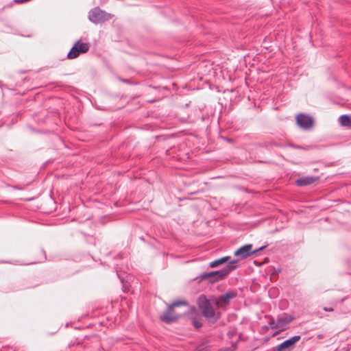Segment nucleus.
<instances>
[{
    "mask_svg": "<svg viewBox=\"0 0 351 351\" xmlns=\"http://www.w3.org/2000/svg\"><path fill=\"white\" fill-rule=\"evenodd\" d=\"M318 176H304L299 178L295 180V184L298 186H305L311 185L319 180Z\"/></svg>",
    "mask_w": 351,
    "mask_h": 351,
    "instance_id": "9",
    "label": "nucleus"
},
{
    "mask_svg": "<svg viewBox=\"0 0 351 351\" xmlns=\"http://www.w3.org/2000/svg\"><path fill=\"white\" fill-rule=\"evenodd\" d=\"M322 337V335H319V336H318V338H319V339H321Z\"/></svg>",
    "mask_w": 351,
    "mask_h": 351,
    "instance_id": "28",
    "label": "nucleus"
},
{
    "mask_svg": "<svg viewBox=\"0 0 351 351\" xmlns=\"http://www.w3.org/2000/svg\"><path fill=\"white\" fill-rule=\"evenodd\" d=\"M297 124L303 129H310L313 127L314 121L313 119L305 114H300L296 118Z\"/></svg>",
    "mask_w": 351,
    "mask_h": 351,
    "instance_id": "6",
    "label": "nucleus"
},
{
    "mask_svg": "<svg viewBox=\"0 0 351 351\" xmlns=\"http://www.w3.org/2000/svg\"><path fill=\"white\" fill-rule=\"evenodd\" d=\"M338 302H339V300H335L334 302H332L331 303L332 306H336Z\"/></svg>",
    "mask_w": 351,
    "mask_h": 351,
    "instance_id": "24",
    "label": "nucleus"
},
{
    "mask_svg": "<svg viewBox=\"0 0 351 351\" xmlns=\"http://www.w3.org/2000/svg\"><path fill=\"white\" fill-rule=\"evenodd\" d=\"M86 237L88 242H89L91 244L95 245L96 241L95 238L94 237L90 235H86Z\"/></svg>",
    "mask_w": 351,
    "mask_h": 351,
    "instance_id": "18",
    "label": "nucleus"
},
{
    "mask_svg": "<svg viewBox=\"0 0 351 351\" xmlns=\"http://www.w3.org/2000/svg\"><path fill=\"white\" fill-rule=\"evenodd\" d=\"M1 86V85L0 84V86Z\"/></svg>",
    "mask_w": 351,
    "mask_h": 351,
    "instance_id": "30",
    "label": "nucleus"
},
{
    "mask_svg": "<svg viewBox=\"0 0 351 351\" xmlns=\"http://www.w3.org/2000/svg\"><path fill=\"white\" fill-rule=\"evenodd\" d=\"M230 92H233L234 89L233 88H231V89H229Z\"/></svg>",
    "mask_w": 351,
    "mask_h": 351,
    "instance_id": "27",
    "label": "nucleus"
},
{
    "mask_svg": "<svg viewBox=\"0 0 351 351\" xmlns=\"http://www.w3.org/2000/svg\"><path fill=\"white\" fill-rule=\"evenodd\" d=\"M195 351H210V346L206 343H202L196 347Z\"/></svg>",
    "mask_w": 351,
    "mask_h": 351,
    "instance_id": "16",
    "label": "nucleus"
},
{
    "mask_svg": "<svg viewBox=\"0 0 351 351\" xmlns=\"http://www.w3.org/2000/svg\"><path fill=\"white\" fill-rule=\"evenodd\" d=\"M123 82L127 84V85H130L131 84L130 83L129 80H123Z\"/></svg>",
    "mask_w": 351,
    "mask_h": 351,
    "instance_id": "25",
    "label": "nucleus"
},
{
    "mask_svg": "<svg viewBox=\"0 0 351 351\" xmlns=\"http://www.w3.org/2000/svg\"><path fill=\"white\" fill-rule=\"evenodd\" d=\"M293 320V317L285 314L278 317L279 327H284Z\"/></svg>",
    "mask_w": 351,
    "mask_h": 351,
    "instance_id": "11",
    "label": "nucleus"
},
{
    "mask_svg": "<svg viewBox=\"0 0 351 351\" xmlns=\"http://www.w3.org/2000/svg\"><path fill=\"white\" fill-rule=\"evenodd\" d=\"M122 290L124 293H128L129 291V286L126 284H123Z\"/></svg>",
    "mask_w": 351,
    "mask_h": 351,
    "instance_id": "19",
    "label": "nucleus"
},
{
    "mask_svg": "<svg viewBox=\"0 0 351 351\" xmlns=\"http://www.w3.org/2000/svg\"><path fill=\"white\" fill-rule=\"evenodd\" d=\"M149 88H156L155 86H149Z\"/></svg>",
    "mask_w": 351,
    "mask_h": 351,
    "instance_id": "29",
    "label": "nucleus"
},
{
    "mask_svg": "<svg viewBox=\"0 0 351 351\" xmlns=\"http://www.w3.org/2000/svg\"><path fill=\"white\" fill-rule=\"evenodd\" d=\"M197 305L200 310L202 315L206 317L209 322L215 323L220 318V313L216 312L212 306L210 300L207 298L204 294H201L197 300Z\"/></svg>",
    "mask_w": 351,
    "mask_h": 351,
    "instance_id": "2",
    "label": "nucleus"
},
{
    "mask_svg": "<svg viewBox=\"0 0 351 351\" xmlns=\"http://www.w3.org/2000/svg\"><path fill=\"white\" fill-rule=\"evenodd\" d=\"M265 317L270 318V320L268 323V327H270L271 329H275L279 327L278 321L277 320V322H276L273 317L266 315Z\"/></svg>",
    "mask_w": 351,
    "mask_h": 351,
    "instance_id": "15",
    "label": "nucleus"
},
{
    "mask_svg": "<svg viewBox=\"0 0 351 351\" xmlns=\"http://www.w3.org/2000/svg\"><path fill=\"white\" fill-rule=\"evenodd\" d=\"M193 325L195 328L198 329L202 326V323L194 318L193 319Z\"/></svg>",
    "mask_w": 351,
    "mask_h": 351,
    "instance_id": "17",
    "label": "nucleus"
},
{
    "mask_svg": "<svg viewBox=\"0 0 351 351\" xmlns=\"http://www.w3.org/2000/svg\"><path fill=\"white\" fill-rule=\"evenodd\" d=\"M238 295V293L236 290H229L223 295L219 296L217 299L214 297V304L219 306L222 307L223 306H228L230 304V301Z\"/></svg>",
    "mask_w": 351,
    "mask_h": 351,
    "instance_id": "5",
    "label": "nucleus"
},
{
    "mask_svg": "<svg viewBox=\"0 0 351 351\" xmlns=\"http://www.w3.org/2000/svg\"><path fill=\"white\" fill-rule=\"evenodd\" d=\"M300 339H301L300 335L293 336V337L285 340L280 344L278 345L275 348V350H276V351H285L287 349L290 350L291 348H292L293 347L295 343H296L298 341H300Z\"/></svg>",
    "mask_w": 351,
    "mask_h": 351,
    "instance_id": "7",
    "label": "nucleus"
},
{
    "mask_svg": "<svg viewBox=\"0 0 351 351\" xmlns=\"http://www.w3.org/2000/svg\"><path fill=\"white\" fill-rule=\"evenodd\" d=\"M265 247H266V246H262V247H259V248H258V249H257V250H253V254H257L258 252L262 251V250H264Z\"/></svg>",
    "mask_w": 351,
    "mask_h": 351,
    "instance_id": "21",
    "label": "nucleus"
},
{
    "mask_svg": "<svg viewBox=\"0 0 351 351\" xmlns=\"http://www.w3.org/2000/svg\"><path fill=\"white\" fill-rule=\"evenodd\" d=\"M339 122L343 126L351 127V117L347 114H343L339 117Z\"/></svg>",
    "mask_w": 351,
    "mask_h": 351,
    "instance_id": "13",
    "label": "nucleus"
},
{
    "mask_svg": "<svg viewBox=\"0 0 351 351\" xmlns=\"http://www.w3.org/2000/svg\"><path fill=\"white\" fill-rule=\"evenodd\" d=\"M89 20L95 24L104 23L111 19V14L96 7L88 13Z\"/></svg>",
    "mask_w": 351,
    "mask_h": 351,
    "instance_id": "4",
    "label": "nucleus"
},
{
    "mask_svg": "<svg viewBox=\"0 0 351 351\" xmlns=\"http://www.w3.org/2000/svg\"><path fill=\"white\" fill-rule=\"evenodd\" d=\"M77 45L78 43H75L74 45L67 54L68 59L76 58L81 53L80 51L77 49Z\"/></svg>",
    "mask_w": 351,
    "mask_h": 351,
    "instance_id": "12",
    "label": "nucleus"
},
{
    "mask_svg": "<svg viewBox=\"0 0 351 351\" xmlns=\"http://www.w3.org/2000/svg\"><path fill=\"white\" fill-rule=\"evenodd\" d=\"M238 261L239 259H234L230 261L229 264L223 268L217 271L204 272L199 276H197L195 280L198 282L207 280L208 282L210 284H213L222 280L226 278L231 271L237 269V266L234 264Z\"/></svg>",
    "mask_w": 351,
    "mask_h": 351,
    "instance_id": "1",
    "label": "nucleus"
},
{
    "mask_svg": "<svg viewBox=\"0 0 351 351\" xmlns=\"http://www.w3.org/2000/svg\"><path fill=\"white\" fill-rule=\"evenodd\" d=\"M323 310L326 311V312H332V311H334V308H333L332 306H331V307H324Z\"/></svg>",
    "mask_w": 351,
    "mask_h": 351,
    "instance_id": "20",
    "label": "nucleus"
},
{
    "mask_svg": "<svg viewBox=\"0 0 351 351\" xmlns=\"http://www.w3.org/2000/svg\"><path fill=\"white\" fill-rule=\"evenodd\" d=\"M253 254L252 245H245L234 252V256H239L240 259H244Z\"/></svg>",
    "mask_w": 351,
    "mask_h": 351,
    "instance_id": "8",
    "label": "nucleus"
},
{
    "mask_svg": "<svg viewBox=\"0 0 351 351\" xmlns=\"http://www.w3.org/2000/svg\"><path fill=\"white\" fill-rule=\"evenodd\" d=\"M280 332V330L276 331L274 333L273 336H276V335H278Z\"/></svg>",
    "mask_w": 351,
    "mask_h": 351,
    "instance_id": "26",
    "label": "nucleus"
},
{
    "mask_svg": "<svg viewBox=\"0 0 351 351\" xmlns=\"http://www.w3.org/2000/svg\"><path fill=\"white\" fill-rule=\"evenodd\" d=\"M219 351H234V350L230 348H224L220 349Z\"/></svg>",
    "mask_w": 351,
    "mask_h": 351,
    "instance_id": "22",
    "label": "nucleus"
},
{
    "mask_svg": "<svg viewBox=\"0 0 351 351\" xmlns=\"http://www.w3.org/2000/svg\"><path fill=\"white\" fill-rule=\"evenodd\" d=\"M269 329H270V327H268V326H263L262 327V330H265V331L268 330Z\"/></svg>",
    "mask_w": 351,
    "mask_h": 351,
    "instance_id": "23",
    "label": "nucleus"
},
{
    "mask_svg": "<svg viewBox=\"0 0 351 351\" xmlns=\"http://www.w3.org/2000/svg\"><path fill=\"white\" fill-rule=\"evenodd\" d=\"M75 43H78L77 49L81 53L87 52L89 49V44L87 43H81L80 40H77Z\"/></svg>",
    "mask_w": 351,
    "mask_h": 351,
    "instance_id": "14",
    "label": "nucleus"
},
{
    "mask_svg": "<svg viewBox=\"0 0 351 351\" xmlns=\"http://www.w3.org/2000/svg\"><path fill=\"white\" fill-rule=\"evenodd\" d=\"M232 260H230V256H223V257H221L220 258H218L217 260H215L212 262H210L209 263V267L210 268H214V267H217L223 263H228L230 261H231Z\"/></svg>",
    "mask_w": 351,
    "mask_h": 351,
    "instance_id": "10",
    "label": "nucleus"
},
{
    "mask_svg": "<svg viewBox=\"0 0 351 351\" xmlns=\"http://www.w3.org/2000/svg\"><path fill=\"white\" fill-rule=\"evenodd\" d=\"M186 300H177L167 306V308L160 315V319L167 324L176 322L181 317V315L175 312L174 308L180 306H187Z\"/></svg>",
    "mask_w": 351,
    "mask_h": 351,
    "instance_id": "3",
    "label": "nucleus"
}]
</instances>
